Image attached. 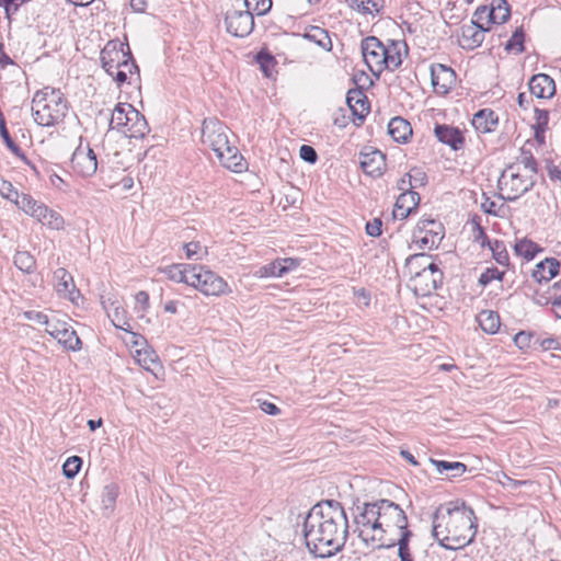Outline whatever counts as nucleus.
I'll return each mask as SVG.
<instances>
[{
    "instance_id": "dca6fc26",
    "label": "nucleus",
    "mask_w": 561,
    "mask_h": 561,
    "mask_svg": "<svg viewBox=\"0 0 561 561\" xmlns=\"http://www.w3.org/2000/svg\"><path fill=\"white\" fill-rule=\"evenodd\" d=\"M71 168L82 178L93 175L98 169L96 154L89 145H79L71 157Z\"/></svg>"
},
{
    "instance_id": "a19ab883",
    "label": "nucleus",
    "mask_w": 561,
    "mask_h": 561,
    "mask_svg": "<svg viewBox=\"0 0 561 561\" xmlns=\"http://www.w3.org/2000/svg\"><path fill=\"white\" fill-rule=\"evenodd\" d=\"M13 263L25 274L33 273L36 266L34 256L27 251H16Z\"/></svg>"
},
{
    "instance_id": "aec40b11",
    "label": "nucleus",
    "mask_w": 561,
    "mask_h": 561,
    "mask_svg": "<svg viewBox=\"0 0 561 561\" xmlns=\"http://www.w3.org/2000/svg\"><path fill=\"white\" fill-rule=\"evenodd\" d=\"M353 534H356L362 541L373 549L393 547L394 541H387L385 537V528H352Z\"/></svg>"
},
{
    "instance_id": "49530a36",
    "label": "nucleus",
    "mask_w": 561,
    "mask_h": 561,
    "mask_svg": "<svg viewBox=\"0 0 561 561\" xmlns=\"http://www.w3.org/2000/svg\"><path fill=\"white\" fill-rule=\"evenodd\" d=\"M539 339L535 335V333L529 331H520L515 334L514 343L522 351H528L533 346L537 345Z\"/></svg>"
},
{
    "instance_id": "bf43d9fd",
    "label": "nucleus",
    "mask_w": 561,
    "mask_h": 561,
    "mask_svg": "<svg viewBox=\"0 0 561 561\" xmlns=\"http://www.w3.org/2000/svg\"><path fill=\"white\" fill-rule=\"evenodd\" d=\"M300 158L309 163H314L318 160L317 151L313 147L308 145H302L299 150Z\"/></svg>"
},
{
    "instance_id": "5701e85b",
    "label": "nucleus",
    "mask_w": 561,
    "mask_h": 561,
    "mask_svg": "<svg viewBox=\"0 0 561 561\" xmlns=\"http://www.w3.org/2000/svg\"><path fill=\"white\" fill-rule=\"evenodd\" d=\"M113 309L108 312V317L111 318L112 323L115 328L129 332L131 334V343L134 345H142L145 344V340L142 336L131 332V325L129 320L126 318V311L115 302L112 304Z\"/></svg>"
},
{
    "instance_id": "9d476101",
    "label": "nucleus",
    "mask_w": 561,
    "mask_h": 561,
    "mask_svg": "<svg viewBox=\"0 0 561 561\" xmlns=\"http://www.w3.org/2000/svg\"><path fill=\"white\" fill-rule=\"evenodd\" d=\"M442 524L477 526V518L471 507L457 500L442 504L436 508L433 515V526H440Z\"/></svg>"
},
{
    "instance_id": "6e6552de",
    "label": "nucleus",
    "mask_w": 561,
    "mask_h": 561,
    "mask_svg": "<svg viewBox=\"0 0 561 561\" xmlns=\"http://www.w3.org/2000/svg\"><path fill=\"white\" fill-rule=\"evenodd\" d=\"M124 44L118 41H110L101 50V64L106 73H112L114 69L119 67L128 68L130 79L139 81V69L133 60L128 45L127 50Z\"/></svg>"
},
{
    "instance_id": "39448f33",
    "label": "nucleus",
    "mask_w": 561,
    "mask_h": 561,
    "mask_svg": "<svg viewBox=\"0 0 561 561\" xmlns=\"http://www.w3.org/2000/svg\"><path fill=\"white\" fill-rule=\"evenodd\" d=\"M350 528H304L310 552L318 558H329L341 550Z\"/></svg>"
},
{
    "instance_id": "603ef678",
    "label": "nucleus",
    "mask_w": 561,
    "mask_h": 561,
    "mask_svg": "<svg viewBox=\"0 0 561 561\" xmlns=\"http://www.w3.org/2000/svg\"><path fill=\"white\" fill-rule=\"evenodd\" d=\"M524 34L522 31H516L511 39L507 42L505 48L510 51H515L516 54H520L524 50Z\"/></svg>"
},
{
    "instance_id": "2eb2a0df",
    "label": "nucleus",
    "mask_w": 561,
    "mask_h": 561,
    "mask_svg": "<svg viewBox=\"0 0 561 561\" xmlns=\"http://www.w3.org/2000/svg\"><path fill=\"white\" fill-rule=\"evenodd\" d=\"M227 32L236 37H245L253 31L254 19L249 10H231L225 18Z\"/></svg>"
},
{
    "instance_id": "a211bd4d",
    "label": "nucleus",
    "mask_w": 561,
    "mask_h": 561,
    "mask_svg": "<svg viewBox=\"0 0 561 561\" xmlns=\"http://www.w3.org/2000/svg\"><path fill=\"white\" fill-rule=\"evenodd\" d=\"M432 85L437 94H447L456 80L455 71L442 64L431 66Z\"/></svg>"
},
{
    "instance_id": "0e129e2a",
    "label": "nucleus",
    "mask_w": 561,
    "mask_h": 561,
    "mask_svg": "<svg viewBox=\"0 0 561 561\" xmlns=\"http://www.w3.org/2000/svg\"><path fill=\"white\" fill-rule=\"evenodd\" d=\"M473 239L477 243H479L481 247L488 245V242H491L484 232L483 228L476 224L473 229Z\"/></svg>"
},
{
    "instance_id": "4d7b16f0",
    "label": "nucleus",
    "mask_w": 561,
    "mask_h": 561,
    "mask_svg": "<svg viewBox=\"0 0 561 561\" xmlns=\"http://www.w3.org/2000/svg\"><path fill=\"white\" fill-rule=\"evenodd\" d=\"M256 60L260 64L262 70L265 76H270V71L274 67V57L266 53H259L256 56Z\"/></svg>"
},
{
    "instance_id": "f8f14e48",
    "label": "nucleus",
    "mask_w": 561,
    "mask_h": 561,
    "mask_svg": "<svg viewBox=\"0 0 561 561\" xmlns=\"http://www.w3.org/2000/svg\"><path fill=\"white\" fill-rule=\"evenodd\" d=\"M432 534L443 548L458 550L472 542L476 528H432Z\"/></svg>"
},
{
    "instance_id": "052dcab7",
    "label": "nucleus",
    "mask_w": 561,
    "mask_h": 561,
    "mask_svg": "<svg viewBox=\"0 0 561 561\" xmlns=\"http://www.w3.org/2000/svg\"><path fill=\"white\" fill-rule=\"evenodd\" d=\"M549 123V112L546 110L536 108V124L540 131H546Z\"/></svg>"
},
{
    "instance_id": "58836bf2",
    "label": "nucleus",
    "mask_w": 561,
    "mask_h": 561,
    "mask_svg": "<svg viewBox=\"0 0 561 561\" xmlns=\"http://www.w3.org/2000/svg\"><path fill=\"white\" fill-rule=\"evenodd\" d=\"M290 271V266L283 264L280 261H275L255 271L254 275L260 278L264 277H282Z\"/></svg>"
},
{
    "instance_id": "f03ea898",
    "label": "nucleus",
    "mask_w": 561,
    "mask_h": 561,
    "mask_svg": "<svg viewBox=\"0 0 561 561\" xmlns=\"http://www.w3.org/2000/svg\"><path fill=\"white\" fill-rule=\"evenodd\" d=\"M202 142L210 148L222 167L241 172L244 163L243 157L238 148L230 144L227 127L217 118H205L202 124Z\"/></svg>"
},
{
    "instance_id": "37998d69",
    "label": "nucleus",
    "mask_w": 561,
    "mask_h": 561,
    "mask_svg": "<svg viewBox=\"0 0 561 561\" xmlns=\"http://www.w3.org/2000/svg\"><path fill=\"white\" fill-rule=\"evenodd\" d=\"M0 194L2 197L13 202L20 209H22L21 201L23 197H32L28 194H20L13 185L5 180L0 181Z\"/></svg>"
},
{
    "instance_id": "c9c22d12",
    "label": "nucleus",
    "mask_w": 561,
    "mask_h": 561,
    "mask_svg": "<svg viewBox=\"0 0 561 561\" xmlns=\"http://www.w3.org/2000/svg\"><path fill=\"white\" fill-rule=\"evenodd\" d=\"M350 8L363 14H376L382 9V0H346Z\"/></svg>"
},
{
    "instance_id": "393cba45",
    "label": "nucleus",
    "mask_w": 561,
    "mask_h": 561,
    "mask_svg": "<svg viewBox=\"0 0 561 561\" xmlns=\"http://www.w3.org/2000/svg\"><path fill=\"white\" fill-rule=\"evenodd\" d=\"M54 339L67 351L77 352L81 350V340L66 321L59 330H55Z\"/></svg>"
},
{
    "instance_id": "1a4fd4ad",
    "label": "nucleus",
    "mask_w": 561,
    "mask_h": 561,
    "mask_svg": "<svg viewBox=\"0 0 561 561\" xmlns=\"http://www.w3.org/2000/svg\"><path fill=\"white\" fill-rule=\"evenodd\" d=\"M535 183L536 179L518 171V167L508 165L499 179L500 196L505 201L514 202L530 191Z\"/></svg>"
},
{
    "instance_id": "412c9836",
    "label": "nucleus",
    "mask_w": 561,
    "mask_h": 561,
    "mask_svg": "<svg viewBox=\"0 0 561 561\" xmlns=\"http://www.w3.org/2000/svg\"><path fill=\"white\" fill-rule=\"evenodd\" d=\"M528 85L530 93L538 99H549L556 93L554 81L546 73L533 76Z\"/></svg>"
},
{
    "instance_id": "b1692460",
    "label": "nucleus",
    "mask_w": 561,
    "mask_h": 561,
    "mask_svg": "<svg viewBox=\"0 0 561 561\" xmlns=\"http://www.w3.org/2000/svg\"><path fill=\"white\" fill-rule=\"evenodd\" d=\"M434 133L440 142L450 146L454 150L460 149L465 144V138L458 128L448 125H436Z\"/></svg>"
},
{
    "instance_id": "c03bdc74",
    "label": "nucleus",
    "mask_w": 561,
    "mask_h": 561,
    "mask_svg": "<svg viewBox=\"0 0 561 561\" xmlns=\"http://www.w3.org/2000/svg\"><path fill=\"white\" fill-rule=\"evenodd\" d=\"M435 263L431 262L430 256L425 253H419L411 255L407 259L405 266L410 273V275L414 274L415 271H420L425 268L426 265H434Z\"/></svg>"
},
{
    "instance_id": "20e7f679",
    "label": "nucleus",
    "mask_w": 561,
    "mask_h": 561,
    "mask_svg": "<svg viewBox=\"0 0 561 561\" xmlns=\"http://www.w3.org/2000/svg\"><path fill=\"white\" fill-rule=\"evenodd\" d=\"M68 112V104L62 93L53 88L37 91L32 101V114L36 124L50 127L61 123Z\"/></svg>"
},
{
    "instance_id": "680f3d73",
    "label": "nucleus",
    "mask_w": 561,
    "mask_h": 561,
    "mask_svg": "<svg viewBox=\"0 0 561 561\" xmlns=\"http://www.w3.org/2000/svg\"><path fill=\"white\" fill-rule=\"evenodd\" d=\"M542 351L560 350L561 339L560 337H547L539 340L537 343Z\"/></svg>"
},
{
    "instance_id": "f704fd0d",
    "label": "nucleus",
    "mask_w": 561,
    "mask_h": 561,
    "mask_svg": "<svg viewBox=\"0 0 561 561\" xmlns=\"http://www.w3.org/2000/svg\"><path fill=\"white\" fill-rule=\"evenodd\" d=\"M488 18L492 23L503 24L510 18V5L506 0H493Z\"/></svg>"
},
{
    "instance_id": "4c0bfd02",
    "label": "nucleus",
    "mask_w": 561,
    "mask_h": 561,
    "mask_svg": "<svg viewBox=\"0 0 561 561\" xmlns=\"http://www.w3.org/2000/svg\"><path fill=\"white\" fill-rule=\"evenodd\" d=\"M119 489L115 483L107 484L103 488L101 494V504L104 514H111L114 510Z\"/></svg>"
},
{
    "instance_id": "4be33fe9",
    "label": "nucleus",
    "mask_w": 561,
    "mask_h": 561,
    "mask_svg": "<svg viewBox=\"0 0 561 561\" xmlns=\"http://www.w3.org/2000/svg\"><path fill=\"white\" fill-rule=\"evenodd\" d=\"M420 195L416 192H403L396 201L393 217L405 219L420 204Z\"/></svg>"
},
{
    "instance_id": "bb28decb",
    "label": "nucleus",
    "mask_w": 561,
    "mask_h": 561,
    "mask_svg": "<svg viewBox=\"0 0 561 561\" xmlns=\"http://www.w3.org/2000/svg\"><path fill=\"white\" fill-rule=\"evenodd\" d=\"M560 262L554 257H548L536 265L533 272L534 278L541 283L542 280L549 282L558 275Z\"/></svg>"
},
{
    "instance_id": "338daca9",
    "label": "nucleus",
    "mask_w": 561,
    "mask_h": 561,
    "mask_svg": "<svg viewBox=\"0 0 561 561\" xmlns=\"http://www.w3.org/2000/svg\"><path fill=\"white\" fill-rule=\"evenodd\" d=\"M412 173H408L405 176L399 180L398 188L403 192H413L412 188L416 187V184L413 183Z\"/></svg>"
},
{
    "instance_id": "2f4dec72",
    "label": "nucleus",
    "mask_w": 561,
    "mask_h": 561,
    "mask_svg": "<svg viewBox=\"0 0 561 561\" xmlns=\"http://www.w3.org/2000/svg\"><path fill=\"white\" fill-rule=\"evenodd\" d=\"M489 30L485 24L472 22L470 25L462 27V38L467 42L468 47H477L484 41V33Z\"/></svg>"
},
{
    "instance_id": "774afa93",
    "label": "nucleus",
    "mask_w": 561,
    "mask_h": 561,
    "mask_svg": "<svg viewBox=\"0 0 561 561\" xmlns=\"http://www.w3.org/2000/svg\"><path fill=\"white\" fill-rule=\"evenodd\" d=\"M381 220L375 218L373 221L367 222L366 232L370 237H379L381 234Z\"/></svg>"
},
{
    "instance_id": "13d9d810",
    "label": "nucleus",
    "mask_w": 561,
    "mask_h": 561,
    "mask_svg": "<svg viewBox=\"0 0 561 561\" xmlns=\"http://www.w3.org/2000/svg\"><path fill=\"white\" fill-rule=\"evenodd\" d=\"M481 208L489 215L501 216V210L504 208V205L497 206L495 202L491 201L489 197H484L481 203Z\"/></svg>"
},
{
    "instance_id": "864d4df0",
    "label": "nucleus",
    "mask_w": 561,
    "mask_h": 561,
    "mask_svg": "<svg viewBox=\"0 0 561 561\" xmlns=\"http://www.w3.org/2000/svg\"><path fill=\"white\" fill-rule=\"evenodd\" d=\"M411 536L410 531L402 533L400 539L398 540L399 546V557L401 561H412L410 552H409V538Z\"/></svg>"
},
{
    "instance_id": "09e8293b",
    "label": "nucleus",
    "mask_w": 561,
    "mask_h": 561,
    "mask_svg": "<svg viewBox=\"0 0 561 561\" xmlns=\"http://www.w3.org/2000/svg\"><path fill=\"white\" fill-rule=\"evenodd\" d=\"M488 247L492 251L493 257L499 264H508V253L503 242L495 240L493 242H488Z\"/></svg>"
},
{
    "instance_id": "e433bc0d",
    "label": "nucleus",
    "mask_w": 561,
    "mask_h": 561,
    "mask_svg": "<svg viewBox=\"0 0 561 561\" xmlns=\"http://www.w3.org/2000/svg\"><path fill=\"white\" fill-rule=\"evenodd\" d=\"M478 322L481 329L490 334H494L500 328V317L491 310L481 311L478 316Z\"/></svg>"
},
{
    "instance_id": "e2e57ef3",
    "label": "nucleus",
    "mask_w": 561,
    "mask_h": 561,
    "mask_svg": "<svg viewBox=\"0 0 561 561\" xmlns=\"http://www.w3.org/2000/svg\"><path fill=\"white\" fill-rule=\"evenodd\" d=\"M23 316L26 320L36 322L38 324L47 323L48 316L41 311L30 310V311H25L23 313Z\"/></svg>"
},
{
    "instance_id": "f3484780",
    "label": "nucleus",
    "mask_w": 561,
    "mask_h": 561,
    "mask_svg": "<svg viewBox=\"0 0 561 561\" xmlns=\"http://www.w3.org/2000/svg\"><path fill=\"white\" fill-rule=\"evenodd\" d=\"M54 288L57 295L61 298L68 299L73 304L78 302L81 298L80 291L76 288L73 277L64 267H59L54 272Z\"/></svg>"
},
{
    "instance_id": "6ab92c4d",
    "label": "nucleus",
    "mask_w": 561,
    "mask_h": 561,
    "mask_svg": "<svg viewBox=\"0 0 561 561\" xmlns=\"http://www.w3.org/2000/svg\"><path fill=\"white\" fill-rule=\"evenodd\" d=\"M360 167L370 176H380L386 167L385 154L377 149L360 152Z\"/></svg>"
},
{
    "instance_id": "c756f323",
    "label": "nucleus",
    "mask_w": 561,
    "mask_h": 561,
    "mask_svg": "<svg viewBox=\"0 0 561 561\" xmlns=\"http://www.w3.org/2000/svg\"><path fill=\"white\" fill-rule=\"evenodd\" d=\"M511 167H518V171L526 173L527 175L536 179L538 172V164L529 149L525 146L520 148V153L516 158V161Z\"/></svg>"
},
{
    "instance_id": "7ed1b4c3",
    "label": "nucleus",
    "mask_w": 561,
    "mask_h": 561,
    "mask_svg": "<svg viewBox=\"0 0 561 561\" xmlns=\"http://www.w3.org/2000/svg\"><path fill=\"white\" fill-rule=\"evenodd\" d=\"M353 519L356 526H408L403 510L389 500L355 505Z\"/></svg>"
},
{
    "instance_id": "ddd939ff",
    "label": "nucleus",
    "mask_w": 561,
    "mask_h": 561,
    "mask_svg": "<svg viewBox=\"0 0 561 561\" xmlns=\"http://www.w3.org/2000/svg\"><path fill=\"white\" fill-rule=\"evenodd\" d=\"M22 210L34 217L36 220L47 226L49 229L60 230L64 228V218L57 211L49 209L43 203L35 201L33 197H23L21 201Z\"/></svg>"
},
{
    "instance_id": "4468645a",
    "label": "nucleus",
    "mask_w": 561,
    "mask_h": 561,
    "mask_svg": "<svg viewBox=\"0 0 561 561\" xmlns=\"http://www.w3.org/2000/svg\"><path fill=\"white\" fill-rule=\"evenodd\" d=\"M443 273L434 265H426L425 268L415 271L411 275V284L414 291L420 296L431 295L442 284Z\"/></svg>"
},
{
    "instance_id": "5fc2aeb1",
    "label": "nucleus",
    "mask_w": 561,
    "mask_h": 561,
    "mask_svg": "<svg viewBox=\"0 0 561 561\" xmlns=\"http://www.w3.org/2000/svg\"><path fill=\"white\" fill-rule=\"evenodd\" d=\"M504 272L499 271L496 267L486 268L479 278V283L483 286H486L494 279L501 280L503 278Z\"/></svg>"
},
{
    "instance_id": "de8ad7c7",
    "label": "nucleus",
    "mask_w": 561,
    "mask_h": 561,
    "mask_svg": "<svg viewBox=\"0 0 561 561\" xmlns=\"http://www.w3.org/2000/svg\"><path fill=\"white\" fill-rule=\"evenodd\" d=\"M245 10L257 15L266 14L272 8V0H244Z\"/></svg>"
},
{
    "instance_id": "79ce46f5",
    "label": "nucleus",
    "mask_w": 561,
    "mask_h": 561,
    "mask_svg": "<svg viewBox=\"0 0 561 561\" xmlns=\"http://www.w3.org/2000/svg\"><path fill=\"white\" fill-rule=\"evenodd\" d=\"M136 360L145 369L153 371L154 366L159 365V359L156 352L151 348H140L136 350L135 355Z\"/></svg>"
},
{
    "instance_id": "a18cd8bd",
    "label": "nucleus",
    "mask_w": 561,
    "mask_h": 561,
    "mask_svg": "<svg viewBox=\"0 0 561 561\" xmlns=\"http://www.w3.org/2000/svg\"><path fill=\"white\" fill-rule=\"evenodd\" d=\"M183 250L185 257L193 261L203 260L208 254L207 248L202 245L198 241H191L183 244Z\"/></svg>"
},
{
    "instance_id": "6e6d98bb",
    "label": "nucleus",
    "mask_w": 561,
    "mask_h": 561,
    "mask_svg": "<svg viewBox=\"0 0 561 561\" xmlns=\"http://www.w3.org/2000/svg\"><path fill=\"white\" fill-rule=\"evenodd\" d=\"M136 312L145 313L149 308V295L145 290H140L135 295Z\"/></svg>"
},
{
    "instance_id": "72a5a7b5",
    "label": "nucleus",
    "mask_w": 561,
    "mask_h": 561,
    "mask_svg": "<svg viewBox=\"0 0 561 561\" xmlns=\"http://www.w3.org/2000/svg\"><path fill=\"white\" fill-rule=\"evenodd\" d=\"M431 462L435 466L438 473L442 474L446 472L450 478L460 477L467 470V466L459 461L449 462L445 460L431 459Z\"/></svg>"
},
{
    "instance_id": "a878e982",
    "label": "nucleus",
    "mask_w": 561,
    "mask_h": 561,
    "mask_svg": "<svg viewBox=\"0 0 561 561\" xmlns=\"http://www.w3.org/2000/svg\"><path fill=\"white\" fill-rule=\"evenodd\" d=\"M499 123L497 115L489 108H483L476 113L472 118V125L479 133H491Z\"/></svg>"
},
{
    "instance_id": "3c124183",
    "label": "nucleus",
    "mask_w": 561,
    "mask_h": 561,
    "mask_svg": "<svg viewBox=\"0 0 561 561\" xmlns=\"http://www.w3.org/2000/svg\"><path fill=\"white\" fill-rule=\"evenodd\" d=\"M81 466L82 459L78 456H71L65 461L62 466V472L68 479L75 478L78 474Z\"/></svg>"
},
{
    "instance_id": "c85d7f7f",
    "label": "nucleus",
    "mask_w": 561,
    "mask_h": 561,
    "mask_svg": "<svg viewBox=\"0 0 561 561\" xmlns=\"http://www.w3.org/2000/svg\"><path fill=\"white\" fill-rule=\"evenodd\" d=\"M346 102L350 108L353 111V114L358 115L362 119L369 111L367 98L359 89H351L347 92Z\"/></svg>"
},
{
    "instance_id": "8fccbe9b",
    "label": "nucleus",
    "mask_w": 561,
    "mask_h": 561,
    "mask_svg": "<svg viewBox=\"0 0 561 561\" xmlns=\"http://www.w3.org/2000/svg\"><path fill=\"white\" fill-rule=\"evenodd\" d=\"M428 232L432 233L431 237H427V236L419 237V236H416V232H414L413 243H415L419 249H425V248L431 249L433 245L437 244L440 241V239H442L440 232L434 231L433 229H430Z\"/></svg>"
},
{
    "instance_id": "ea45409f",
    "label": "nucleus",
    "mask_w": 561,
    "mask_h": 561,
    "mask_svg": "<svg viewBox=\"0 0 561 561\" xmlns=\"http://www.w3.org/2000/svg\"><path fill=\"white\" fill-rule=\"evenodd\" d=\"M514 251L516 255L524 257L527 261H530L540 251V248L538 247L537 243L524 238L516 241L514 245Z\"/></svg>"
},
{
    "instance_id": "473e14b6",
    "label": "nucleus",
    "mask_w": 561,
    "mask_h": 561,
    "mask_svg": "<svg viewBox=\"0 0 561 561\" xmlns=\"http://www.w3.org/2000/svg\"><path fill=\"white\" fill-rule=\"evenodd\" d=\"M304 38L317 44L322 49L330 51L332 49V42L328 31L320 26H310L304 33Z\"/></svg>"
},
{
    "instance_id": "9b49d317",
    "label": "nucleus",
    "mask_w": 561,
    "mask_h": 561,
    "mask_svg": "<svg viewBox=\"0 0 561 561\" xmlns=\"http://www.w3.org/2000/svg\"><path fill=\"white\" fill-rule=\"evenodd\" d=\"M190 286L205 296H224L231 293L228 283L204 265H195Z\"/></svg>"
},
{
    "instance_id": "cd10ccee",
    "label": "nucleus",
    "mask_w": 561,
    "mask_h": 561,
    "mask_svg": "<svg viewBox=\"0 0 561 561\" xmlns=\"http://www.w3.org/2000/svg\"><path fill=\"white\" fill-rule=\"evenodd\" d=\"M194 267L195 265L192 264H173L167 266L163 273L170 280L184 283L190 286V282L194 277Z\"/></svg>"
},
{
    "instance_id": "69168bd1",
    "label": "nucleus",
    "mask_w": 561,
    "mask_h": 561,
    "mask_svg": "<svg viewBox=\"0 0 561 561\" xmlns=\"http://www.w3.org/2000/svg\"><path fill=\"white\" fill-rule=\"evenodd\" d=\"M499 482L504 488L512 489V490H516L522 484H526L527 483V481L514 480V479H512L511 477H508L505 473H502L501 478L499 479Z\"/></svg>"
},
{
    "instance_id": "7c9ffc66",
    "label": "nucleus",
    "mask_w": 561,
    "mask_h": 561,
    "mask_svg": "<svg viewBox=\"0 0 561 561\" xmlns=\"http://www.w3.org/2000/svg\"><path fill=\"white\" fill-rule=\"evenodd\" d=\"M388 133L396 141L405 142L412 135V128L407 119L398 116L389 122Z\"/></svg>"
},
{
    "instance_id": "f257e3e1",
    "label": "nucleus",
    "mask_w": 561,
    "mask_h": 561,
    "mask_svg": "<svg viewBox=\"0 0 561 561\" xmlns=\"http://www.w3.org/2000/svg\"><path fill=\"white\" fill-rule=\"evenodd\" d=\"M362 55L368 69L378 78L388 69H398L408 54V46L402 41H389L385 45L378 37L368 36L362 41Z\"/></svg>"
},
{
    "instance_id": "423d86ee",
    "label": "nucleus",
    "mask_w": 561,
    "mask_h": 561,
    "mask_svg": "<svg viewBox=\"0 0 561 561\" xmlns=\"http://www.w3.org/2000/svg\"><path fill=\"white\" fill-rule=\"evenodd\" d=\"M110 126L128 138H142L149 130L145 116L129 103H118L115 106Z\"/></svg>"
},
{
    "instance_id": "0eeeda50",
    "label": "nucleus",
    "mask_w": 561,
    "mask_h": 561,
    "mask_svg": "<svg viewBox=\"0 0 561 561\" xmlns=\"http://www.w3.org/2000/svg\"><path fill=\"white\" fill-rule=\"evenodd\" d=\"M304 526H348L342 505L334 500L314 504L306 515H299Z\"/></svg>"
}]
</instances>
